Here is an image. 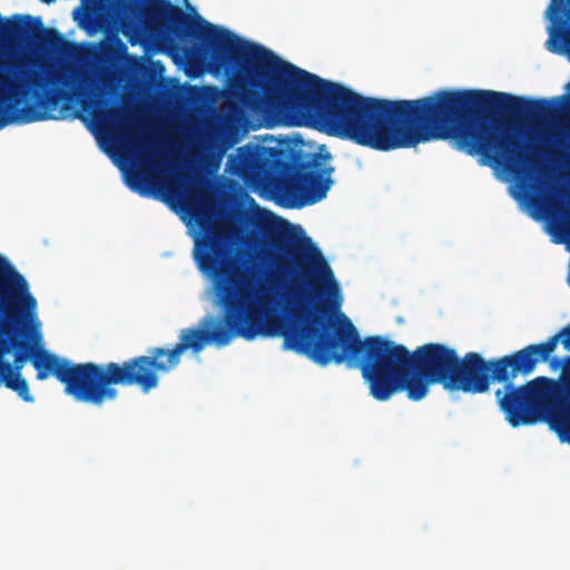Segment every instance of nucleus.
Listing matches in <instances>:
<instances>
[{
	"mask_svg": "<svg viewBox=\"0 0 570 570\" xmlns=\"http://www.w3.org/2000/svg\"><path fill=\"white\" fill-rule=\"evenodd\" d=\"M563 347L570 351V324L562 327L557 334L540 344H530L520 350V364L528 368L529 375L540 363H546L556 351L559 341Z\"/></svg>",
	"mask_w": 570,
	"mask_h": 570,
	"instance_id": "obj_13",
	"label": "nucleus"
},
{
	"mask_svg": "<svg viewBox=\"0 0 570 570\" xmlns=\"http://www.w3.org/2000/svg\"><path fill=\"white\" fill-rule=\"evenodd\" d=\"M209 340L225 343L226 331L206 333L196 326L183 328L178 342L170 348L153 347L148 355L136 356L122 363L109 362L73 364L45 350L38 342H31V364L37 380L53 375L65 386V393L77 402L101 406L118 397L116 385L138 386L148 393L159 385L158 373H169L181 361L184 352L200 353Z\"/></svg>",
	"mask_w": 570,
	"mask_h": 570,
	"instance_id": "obj_4",
	"label": "nucleus"
},
{
	"mask_svg": "<svg viewBox=\"0 0 570 570\" xmlns=\"http://www.w3.org/2000/svg\"><path fill=\"white\" fill-rule=\"evenodd\" d=\"M0 36L10 40L35 36L38 43L65 56H76L80 46L67 40L57 29L45 28L39 17L14 16L11 20L0 17Z\"/></svg>",
	"mask_w": 570,
	"mask_h": 570,
	"instance_id": "obj_10",
	"label": "nucleus"
},
{
	"mask_svg": "<svg viewBox=\"0 0 570 570\" xmlns=\"http://www.w3.org/2000/svg\"><path fill=\"white\" fill-rule=\"evenodd\" d=\"M119 58V50L111 43H104L100 46L96 60L101 65H112Z\"/></svg>",
	"mask_w": 570,
	"mask_h": 570,
	"instance_id": "obj_15",
	"label": "nucleus"
},
{
	"mask_svg": "<svg viewBox=\"0 0 570 570\" xmlns=\"http://www.w3.org/2000/svg\"><path fill=\"white\" fill-rule=\"evenodd\" d=\"M331 158L327 151H299L289 159L276 148L248 144L227 165L245 185L268 193L284 207L302 208L324 199L334 184Z\"/></svg>",
	"mask_w": 570,
	"mask_h": 570,
	"instance_id": "obj_5",
	"label": "nucleus"
},
{
	"mask_svg": "<svg viewBox=\"0 0 570 570\" xmlns=\"http://www.w3.org/2000/svg\"><path fill=\"white\" fill-rule=\"evenodd\" d=\"M37 299L22 274L0 255V385L14 391L22 400L32 396L21 372L31 362V342L17 337V328L36 316Z\"/></svg>",
	"mask_w": 570,
	"mask_h": 570,
	"instance_id": "obj_7",
	"label": "nucleus"
},
{
	"mask_svg": "<svg viewBox=\"0 0 570 570\" xmlns=\"http://www.w3.org/2000/svg\"><path fill=\"white\" fill-rule=\"evenodd\" d=\"M92 117L97 126L112 131L119 139H125L137 150L140 163L149 167L156 165L157 157L153 155V149L145 146L136 127L132 124V116L127 110L112 106L107 109H95Z\"/></svg>",
	"mask_w": 570,
	"mask_h": 570,
	"instance_id": "obj_11",
	"label": "nucleus"
},
{
	"mask_svg": "<svg viewBox=\"0 0 570 570\" xmlns=\"http://www.w3.org/2000/svg\"><path fill=\"white\" fill-rule=\"evenodd\" d=\"M92 85L86 70L56 68L30 56L0 60V129L52 118L61 99L70 92L87 96Z\"/></svg>",
	"mask_w": 570,
	"mask_h": 570,
	"instance_id": "obj_6",
	"label": "nucleus"
},
{
	"mask_svg": "<svg viewBox=\"0 0 570 570\" xmlns=\"http://www.w3.org/2000/svg\"><path fill=\"white\" fill-rule=\"evenodd\" d=\"M531 203L533 206H535L537 208L541 209V210H544L546 214H551L553 215L554 212L557 213H561L562 216L566 218V220L561 222L560 223V229L567 234L568 236H570V212L568 210H564L562 209V207H560L558 205L557 202H554L553 199L551 198H539V197H535V196H532L531 197Z\"/></svg>",
	"mask_w": 570,
	"mask_h": 570,
	"instance_id": "obj_14",
	"label": "nucleus"
},
{
	"mask_svg": "<svg viewBox=\"0 0 570 570\" xmlns=\"http://www.w3.org/2000/svg\"><path fill=\"white\" fill-rule=\"evenodd\" d=\"M183 36L199 40L217 69L236 68L237 97L250 111L288 115L321 132L382 151L451 140L456 149L509 171L539 170L534 151L512 132L499 129L490 115L550 119L566 98L551 101L476 89H442L412 100L364 97L198 14L183 11Z\"/></svg>",
	"mask_w": 570,
	"mask_h": 570,
	"instance_id": "obj_1",
	"label": "nucleus"
},
{
	"mask_svg": "<svg viewBox=\"0 0 570 570\" xmlns=\"http://www.w3.org/2000/svg\"><path fill=\"white\" fill-rule=\"evenodd\" d=\"M120 48H121V50H124V51L126 50V47H125V45H122V43H120Z\"/></svg>",
	"mask_w": 570,
	"mask_h": 570,
	"instance_id": "obj_16",
	"label": "nucleus"
},
{
	"mask_svg": "<svg viewBox=\"0 0 570 570\" xmlns=\"http://www.w3.org/2000/svg\"><path fill=\"white\" fill-rule=\"evenodd\" d=\"M520 350L499 358L485 361L479 353L469 352L462 358L458 356L455 368L448 387L449 392L461 391L470 394H480L489 390L491 381L504 383L505 392H510L513 380L528 376V368L520 364Z\"/></svg>",
	"mask_w": 570,
	"mask_h": 570,
	"instance_id": "obj_9",
	"label": "nucleus"
},
{
	"mask_svg": "<svg viewBox=\"0 0 570 570\" xmlns=\"http://www.w3.org/2000/svg\"><path fill=\"white\" fill-rule=\"evenodd\" d=\"M130 186L141 195H148L147 187L157 186L169 199L185 203L203 232L195 240L194 257L199 271L214 281L223 324L206 317L196 328L228 333L225 343L209 340L207 345L225 346L234 337L252 341L258 335H282L284 348L295 351L287 342L291 334L303 332L312 320H330L324 305L312 308L307 302L324 295V304L332 311L341 308L340 286L323 253L309 237L283 228L281 224L286 222L273 218L258 223L261 235L274 249V272L254 289L246 274L236 266L229 235L215 224L213 210L197 203L191 191L184 197L174 179L158 180L146 170L135 173Z\"/></svg>",
	"mask_w": 570,
	"mask_h": 570,
	"instance_id": "obj_2",
	"label": "nucleus"
},
{
	"mask_svg": "<svg viewBox=\"0 0 570 570\" xmlns=\"http://www.w3.org/2000/svg\"><path fill=\"white\" fill-rule=\"evenodd\" d=\"M547 362L552 370L561 368L559 380L538 376L503 396L501 390L495 394L513 428L547 421L560 440L570 444V356H549Z\"/></svg>",
	"mask_w": 570,
	"mask_h": 570,
	"instance_id": "obj_8",
	"label": "nucleus"
},
{
	"mask_svg": "<svg viewBox=\"0 0 570 570\" xmlns=\"http://www.w3.org/2000/svg\"><path fill=\"white\" fill-rule=\"evenodd\" d=\"M287 342L295 352L326 366L345 363L358 367L371 395L386 401L396 392H406L411 401L423 400L435 384L448 391L459 354L441 343H426L413 352L380 335L364 340L344 314L336 320H312L303 332Z\"/></svg>",
	"mask_w": 570,
	"mask_h": 570,
	"instance_id": "obj_3",
	"label": "nucleus"
},
{
	"mask_svg": "<svg viewBox=\"0 0 570 570\" xmlns=\"http://www.w3.org/2000/svg\"><path fill=\"white\" fill-rule=\"evenodd\" d=\"M547 16L552 21L547 40L548 50L570 57V0H551Z\"/></svg>",
	"mask_w": 570,
	"mask_h": 570,
	"instance_id": "obj_12",
	"label": "nucleus"
}]
</instances>
